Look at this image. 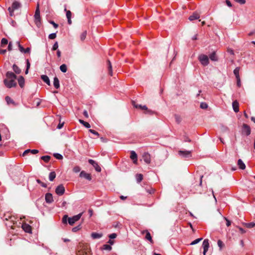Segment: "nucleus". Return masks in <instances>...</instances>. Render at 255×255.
<instances>
[{
	"mask_svg": "<svg viewBox=\"0 0 255 255\" xmlns=\"http://www.w3.org/2000/svg\"><path fill=\"white\" fill-rule=\"evenodd\" d=\"M5 75L6 78L3 80L4 85L8 88L16 87L17 85L15 81L16 76L10 71L7 72Z\"/></svg>",
	"mask_w": 255,
	"mask_h": 255,
	"instance_id": "1",
	"label": "nucleus"
},
{
	"mask_svg": "<svg viewBox=\"0 0 255 255\" xmlns=\"http://www.w3.org/2000/svg\"><path fill=\"white\" fill-rule=\"evenodd\" d=\"M21 7V4L19 2L17 1H14L11 7H9L8 8V10L9 12V14L11 16L14 15V11L15 10L19 9Z\"/></svg>",
	"mask_w": 255,
	"mask_h": 255,
	"instance_id": "2",
	"label": "nucleus"
},
{
	"mask_svg": "<svg viewBox=\"0 0 255 255\" xmlns=\"http://www.w3.org/2000/svg\"><path fill=\"white\" fill-rule=\"evenodd\" d=\"M34 22L37 27H40L41 25V18L40 16V10L39 8V4L37 3L36 9L34 14Z\"/></svg>",
	"mask_w": 255,
	"mask_h": 255,
	"instance_id": "3",
	"label": "nucleus"
},
{
	"mask_svg": "<svg viewBox=\"0 0 255 255\" xmlns=\"http://www.w3.org/2000/svg\"><path fill=\"white\" fill-rule=\"evenodd\" d=\"M198 59L201 64L203 66H207L209 63L208 57L205 54H201L198 56Z\"/></svg>",
	"mask_w": 255,
	"mask_h": 255,
	"instance_id": "4",
	"label": "nucleus"
},
{
	"mask_svg": "<svg viewBox=\"0 0 255 255\" xmlns=\"http://www.w3.org/2000/svg\"><path fill=\"white\" fill-rule=\"evenodd\" d=\"M82 213H80L68 218V223L70 225H73L76 222L78 221L81 217Z\"/></svg>",
	"mask_w": 255,
	"mask_h": 255,
	"instance_id": "5",
	"label": "nucleus"
},
{
	"mask_svg": "<svg viewBox=\"0 0 255 255\" xmlns=\"http://www.w3.org/2000/svg\"><path fill=\"white\" fill-rule=\"evenodd\" d=\"M56 193L59 195H62L65 192V188L62 184L58 185L55 189Z\"/></svg>",
	"mask_w": 255,
	"mask_h": 255,
	"instance_id": "6",
	"label": "nucleus"
},
{
	"mask_svg": "<svg viewBox=\"0 0 255 255\" xmlns=\"http://www.w3.org/2000/svg\"><path fill=\"white\" fill-rule=\"evenodd\" d=\"M202 247L203 248V255H206V254L209 248V240L208 239L204 240L202 244Z\"/></svg>",
	"mask_w": 255,
	"mask_h": 255,
	"instance_id": "7",
	"label": "nucleus"
},
{
	"mask_svg": "<svg viewBox=\"0 0 255 255\" xmlns=\"http://www.w3.org/2000/svg\"><path fill=\"white\" fill-rule=\"evenodd\" d=\"M178 154L180 156L184 158L190 157L191 156V152L190 151L179 150L178 151Z\"/></svg>",
	"mask_w": 255,
	"mask_h": 255,
	"instance_id": "8",
	"label": "nucleus"
},
{
	"mask_svg": "<svg viewBox=\"0 0 255 255\" xmlns=\"http://www.w3.org/2000/svg\"><path fill=\"white\" fill-rule=\"evenodd\" d=\"M242 132L243 133L246 134V135H249L251 134L250 127L247 124H243Z\"/></svg>",
	"mask_w": 255,
	"mask_h": 255,
	"instance_id": "9",
	"label": "nucleus"
},
{
	"mask_svg": "<svg viewBox=\"0 0 255 255\" xmlns=\"http://www.w3.org/2000/svg\"><path fill=\"white\" fill-rule=\"evenodd\" d=\"M143 161L147 164H149L151 161L150 155L147 152H144L142 156Z\"/></svg>",
	"mask_w": 255,
	"mask_h": 255,
	"instance_id": "10",
	"label": "nucleus"
},
{
	"mask_svg": "<svg viewBox=\"0 0 255 255\" xmlns=\"http://www.w3.org/2000/svg\"><path fill=\"white\" fill-rule=\"evenodd\" d=\"M89 162L91 165L93 166V167L95 168V170L98 172H100L101 171V168L100 167V166L98 165V163H97L96 161H95L93 159H89Z\"/></svg>",
	"mask_w": 255,
	"mask_h": 255,
	"instance_id": "11",
	"label": "nucleus"
},
{
	"mask_svg": "<svg viewBox=\"0 0 255 255\" xmlns=\"http://www.w3.org/2000/svg\"><path fill=\"white\" fill-rule=\"evenodd\" d=\"M64 11H66V17L68 19V24H71V23H72V20H71L72 13L70 10H67L66 5H65Z\"/></svg>",
	"mask_w": 255,
	"mask_h": 255,
	"instance_id": "12",
	"label": "nucleus"
},
{
	"mask_svg": "<svg viewBox=\"0 0 255 255\" xmlns=\"http://www.w3.org/2000/svg\"><path fill=\"white\" fill-rule=\"evenodd\" d=\"M141 233L142 234H145V239L149 241L150 243H151V244L153 243V240L152 239L150 233L148 231L144 230V231H142L141 232Z\"/></svg>",
	"mask_w": 255,
	"mask_h": 255,
	"instance_id": "13",
	"label": "nucleus"
},
{
	"mask_svg": "<svg viewBox=\"0 0 255 255\" xmlns=\"http://www.w3.org/2000/svg\"><path fill=\"white\" fill-rule=\"evenodd\" d=\"M130 157L132 160H133V162L134 164H137V156L135 151H131Z\"/></svg>",
	"mask_w": 255,
	"mask_h": 255,
	"instance_id": "14",
	"label": "nucleus"
},
{
	"mask_svg": "<svg viewBox=\"0 0 255 255\" xmlns=\"http://www.w3.org/2000/svg\"><path fill=\"white\" fill-rule=\"evenodd\" d=\"M45 198V201L47 203H51L53 201V196L51 193H46Z\"/></svg>",
	"mask_w": 255,
	"mask_h": 255,
	"instance_id": "15",
	"label": "nucleus"
},
{
	"mask_svg": "<svg viewBox=\"0 0 255 255\" xmlns=\"http://www.w3.org/2000/svg\"><path fill=\"white\" fill-rule=\"evenodd\" d=\"M22 228L23 230L26 233H31V226L26 223L23 224L22 225Z\"/></svg>",
	"mask_w": 255,
	"mask_h": 255,
	"instance_id": "16",
	"label": "nucleus"
},
{
	"mask_svg": "<svg viewBox=\"0 0 255 255\" xmlns=\"http://www.w3.org/2000/svg\"><path fill=\"white\" fill-rule=\"evenodd\" d=\"M38 152H39L38 150L37 149H28L25 150L23 152L22 155L25 156L29 153H31L32 154H35L38 153Z\"/></svg>",
	"mask_w": 255,
	"mask_h": 255,
	"instance_id": "17",
	"label": "nucleus"
},
{
	"mask_svg": "<svg viewBox=\"0 0 255 255\" xmlns=\"http://www.w3.org/2000/svg\"><path fill=\"white\" fill-rule=\"evenodd\" d=\"M200 17V14L197 12H195L193 13L192 15H190L189 17V20L190 21H192L195 19H198Z\"/></svg>",
	"mask_w": 255,
	"mask_h": 255,
	"instance_id": "18",
	"label": "nucleus"
},
{
	"mask_svg": "<svg viewBox=\"0 0 255 255\" xmlns=\"http://www.w3.org/2000/svg\"><path fill=\"white\" fill-rule=\"evenodd\" d=\"M233 110L235 113H238L239 111V104L237 101H235L232 103Z\"/></svg>",
	"mask_w": 255,
	"mask_h": 255,
	"instance_id": "19",
	"label": "nucleus"
},
{
	"mask_svg": "<svg viewBox=\"0 0 255 255\" xmlns=\"http://www.w3.org/2000/svg\"><path fill=\"white\" fill-rule=\"evenodd\" d=\"M80 176L81 177H84L89 180H90L91 179V177L90 174L86 173L84 171H82L80 172Z\"/></svg>",
	"mask_w": 255,
	"mask_h": 255,
	"instance_id": "20",
	"label": "nucleus"
},
{
	"mask_svg": "<svg viewBox=\"0 0 255 255\" xmlns=\"http://www.w3.org/2000/svg\"><path fill=\"white\" fill-rule=\"evenodd\" d=\"M209 58L211 60L213 61H217L218 60V57L216 55V52L215 51L209 55Z\"/></svg>",
	"mask_w": 255,
	"mask_h": 255,
	"instance_id": "21",
	"label": "nucleus"
},
{
	"mask_svg": "<svg viewBox=\"0 0 255 255\" xmlns=\"http://www.w3.org/2000/svg\"><path fill=\"white\" fill-rule=\"evenodd\" d=\"M132 105L135 108H140L141 110H147V108L146 106H141L140 105L136 104L135 102H132Z\"/></svg>",
	"mask_w": 255,
	"mask_h": 255,
	"instance_id": "22",
	"label": "nucleus"
},
{
	"mask_svg": "<svg viewBox=\"0 0 255 255\" xmlns=\"http://www.w3.org/2000/svg\"><path fill=\"white\" fill-rule=\"evenodd\" d=\"M18 82L19 86L21 88H23L24 86V78L22 76H20L18 79Z\"/></svg>",
	"mask_w": 255,
	"mask_h": 255,
	"instance_id": "23",
	"label": "nucleus"
},
{
	"mask_svg": "<svg viewBox=\"0 0 255 255\" xmlns=\"http://www.w3.org/2000/svg\"><path fill=\"white\" fill-rule=\"evenodd\" d=\"M53 85L54 87L56 89H58L60 87L59 81L58 80V78L56 77H55L54 78Z\"/></svg>",
	"mask_w": 255,
	"mask_h": 255,
	"instance_id": "24",
	"label": "nucleus"
},
{
	"mask_svg": "<svg viewBox=\"0 0 255 255\" xmlns=\"http://www.w3.org/2000/svg\"><path fill=\"white\" fill-rule=\"evenodd\" d=\"M41 79L48 85H50V82L48 77L46 75H43L41 76Z\"/></svg>",
	"mask_w": 255,
	"mask_h": 255,
	"instance_id": "25",
	"label": "nucleus"
},
{
	"mask_svg": "<svg viewBox=\"0 0 255 255\" xmlns=\"http://www.w3.org/2000/svg\"><path fill=\"white\" fill-rule=\"evenodd\" d=\"M238 165L239 168L241 169H245L246 168V165L243 161L241 159H239L238 161Z\"/></svg>",
	"mask_w": 255,
	"mask_h": 255,
	"instance_id": "26",
	"label": "nucleus"
},
{
	"mask_svg": "<svg viewBox=\"0 0 255 255\" xmlns=\"http://www.w3.org/2000/svg\"><path fill=\"white\" fill-rule=\"evenodd\" d=\"M102 235L101 234H99L97 233H92L91 234V237L93 239H97L101 238Z\"/></svg>",
	"mask_w": 255,
	"mask_h": 255,
	"instance_id": "27",
	"label": "nucleus"
},
{
	"mask_svg": "<svg viewBox=\"0 0 255 255\" xmlns=\"http://www.w3.org/2000/svg\"><path fill=\"white\" fill-rule=\"evenodd\" d=\"M12 69L16 74H18L21 72L20 69L15 64L13 65Z\"/></svg>",
	"mask_w": 255,
	"mask_h": 255,
	"instance_id": "28",
	"label": "nucleus"
},
{
	"mask_svg": "<svg viewBox=\"0 0 255 255\" xmlns=\"http://www.w3.org/2000/svg\"><path fill=\"white\" fill-rule=\"evenodd\" d=\"M239 71H240V68L237 67L234 70V73L236 76V78L237 80H239L240 76H239Z\"/></svg>",
	"mask_w": 255,
	"mask_h": 255,
	"instance_id": "29",
	"label": "nucleus"
},
{
	"mask_svg": "<svg viewBox=\"0 0 255 255\" xmlns=\"http://www.w3.org/2000/svg\"><path fill=\"white\" fill-rule=\"evenodd\" d=\"M5 101L8 105H9L10 104L15 105L14 102L9 97L6 96L5 97Z\"/></svg>",
	"mask_w": 255,
	"mask_h": 255,
	"instance_id": "30",
	"label": "nucleus"
},
{
	"mask_svg": "<svg viewBox=\"0 0 255 255\" xmlns=\"http://www.w3.org/2000/svg\"><path fill=\"white\" fill-rule=\"evenodd\" d=\"M79 122L87 128H89L91 127L90 125L88 123L82 120H79Z\"/></svg>",
	"mask_w": 255,
	"mask_h": 255,
	"instance_id": "31",
	"label": "nucleus"
},
{
	"mask_svg": "<svg viewBox=\"0 0 255 255\" xmlns=\"http://www.w3.org/2000/svg\"><path fill=\"white\" fill-rule=\"evenodd\" d=\"M56 177V173L55 172H51L49 175V179L50 181H52Z\"/></svg>",
	"mask_w": 255,
	"mask_h": 255,
	"instance_id": "32",
	"label": "nucleus"
},
{
	"mask_svg": "<svg viewBox=\"0 0 255 255\" xmlns=\"http://www.w3.org/2000/svg\"><path fill=\"white\" fill-rule=\"evenodd\" d=\"M136 181L138 183L140 182L143 179V175L141 174H137L136 175Z\"/></svg>",
	"mask_w": 255,
	"mask_h": 255,
	"instance_id": "33",
	"label": "nucleus"
},
{
	"mask_svg": "<svg viewBox=\"0 0 255 255\" xmlns=\"http://www.w3.org/2000/svg\"><path fill=\"white\" fill-rule=\"evenodd\" d=\"M108 68L109 70V74L112 76V64L109 60L108 61Z\"/></svg>",
	"mask_w": 255,
	"mask_h": 255,
	"instance_id": "34",
	"label": "nucleus"
},
{
	"mask_svg": "<svg viewBox=\"0 0 255 255\" xmlns=\"http://www.w3.org/2000/svg\"><path fill=\"white\" fill-rule=\"evenodd\" d=\"M60 69L62 72L65 73L67 70V66L63 64L60 66Z\"/></svg>",
	"mask_w": 255,
	"mask_h": 255,
	"instance_id": "35",
	"label": "nucleus"
},
{
	"mask_svg": "<svg viewBox=\"0 0 255 255\" xmlns=\"http://www.w3.org/2000/svg\"><path fill=\"white\" fill-rule=\"evenodd\" d=\"M86 35H87V31H84L80 35V39L82 40V41H83L85 40V39L86 38Z\"/></svg>",
	"mask_w": 255,
	"mask_h": 255,
	"instance_id": "36",
	"label": "nucleus"
},
{
	"mask_svg": "<svg viewBox=\"0 0 255 255\" xmlns=\"http://www.w3.org/2000/svg\"><path fill=\"white\" fill-rule=\"evenodd\" d=\"M41 158L45 162H48L50 159V156L48 155L43 156L41 157Z\"/></svg>",
	"mask_w": 255,
	"mask_h": 255,
	"instance_id": "37",
	"label": "nucleus"
},
{
	"mask_svg": "<svg viewBox=\"0 0 255 255\" xmlns=\"http://www.w3.org/2000/svg\"><path fill=\"white\" fill-rule=\"evenodd\" d=\"M30 62L29 61V60L28 59H27L26 60V69L25 70V73L26 74H27L28 73V70L30 68Z\"/></svg>",
	"mask_w": 255,
	"mask_h": 255,
	"instance_id": "38",
	"label": "nucleus"
},
{
	"mask_svg": "<svg viewBox=\"0 0 255 255\" xmlns=\"http://www.w3.org/2000/svg\"><path fill=\"white\" fill-rule=\"evenodd\" d=\"M246 226L249 228H252L255 226V223L254 222H251L246 224Z\"/></svg>",
	"mask_w": 255,
	"mask_h": 255,
	"instance_id": "39",
	"label": "nucleus"
},
{
	"mask_svg": "<svg viewBox=\"0 0 255 255\" xmlns=\"http://www.w3.org/2000/svg\"><path fill=\"white\" fill-rule=\"evenodd\" d=\"M103 249L107 251H111L112 250V247L109 245H104L103 247Z\"/></svg>",
	"mask_w": 255,
	"mask_h": 255,
	"instance_id": "40",
	"label": "nucleus"
},
{
	"mask_svg": "<svg viewBox=\"0 0 255 255\" xmlns=\"http://www.w3.org/2000/svg\"><path fill=\"white\" fill-rule=\"evenodd\" d=\"M217 244H218V247L220 248V250H221L224 246V243H223V242L221 240H219L218 241Z\"/></svg>",
	"mask_w": 255,
	"mask_h": 255,
	"instance_id": "41",
	"label": "nucleus"
},
{
	"mask_svg": "<svg viewBox=\"0 0 255 255\" xmlns=\"http://www.w3.org/2000/svg\"><path fill=\"white\" fill-rule=\"evenodd\" d=\"M16 44H17V45L18 46L19 51L23 53L24 48L20 44V42L19 41H17Z\"/></svg>",
	"mask_w": 255,
	"mask_h": 255,
	"instance_id": "42",
	"label": "nucleus"
},
{
	"mask_svg": "<svg viewBox=\"0 0 255 255\" xmlns=\"http://www.w3.org/2000/svg\"><path fill=\"white\" fill-rule=\"evenodd\" d=\"M200 107L202 109H206L208 108V105L206 103L202 102L200 104Z\"/></svg>",
	"mask_w": 255,
	"mask_h": 255,
	"instance_id": "43",
	"label": "nucleus"
},
{
	"mask_svg": "<svg viewBox=\"0 0 255 255\" xmlns=\"http://www.w3.org/2000/svg\"><path fill=\"white\" fill-rule=\"evenodd\" d=\"M54 156L57 159H62L63 158V156L59 153H54Z\"/></svg>",
	"mask_w": 255,
	"mask_h": 255,
	"instance_id": "44",
	"label": "nucleus"
},
{
	"mask_svg": "<svg viewBox=\"0 0 255 255\" xmlns=\"http://www.w3.org/2000/svg\"><path fill=\"white\" fill-rule=\"evenodd\" d=\"M202 240V238L197 239L195 240H194V241H193L192 242H191L190 245H194L197 244L198 243H199Z\"/></svg>",
	"mask_w": 255,
	"mask_h": 255,
	"instance_id": "45",
	"label": "nucleus"
},
{
	"mask_svg": "<svg viewBox=\"0 0 255 255\" xmlns=\"http://www.w3.org/2000/svg\"><path fill=\"white\" fill-rule=\"evenodd\" d=\"M7 43H8V40L6 38H2V39L1 40V46H2L3 45H6Z\"/></svg>",
	"mask_w": 255,
	"mask_h": 255,
	"instance_id": "46",
	"label": "nucleus"
},
{
	"mask_svg": "<svg viewBox=\"0 0 255 255\" xmlns=\"http://www.w3.org/2000/svg\"><path fill=\"white\" fill-rule=\"evenodd\" d=\"M80 170H81V168L78 166H75L73 169V171L75 173H78V172H80Z\"/></svg>",
	"mask_w": 255,
	"mask_h": 255,
	"instance_id": "47",
	"label": "nucleus"
},
{
	"mask_svg": "<svg viewBox=\"0 0 255 255\" xmlns=\"http://www.w3.org/2000/svg\"><path fill=\"white\" fill-rule=\"evenodd\" d=\"M56 34L55 33H51L49 35L48 38L50 39H54L56 38Z\"/></svg>",
	"mask_w": 255,
	"mask_h": 255,
	"instance_id": "48",
	"label": "nucleus"
},
{
	"mask_svg": "<svg viewBox=\"0 0 255 255\" xmlns=\"http://www.w3.org/2000/svg\"><path fill=\"white\" fill-rule=\"evenodd\" d=\"M36 181L37 183L40 184L42 187L46 188L47 187V185L46 183L42 182L39 179H37Z\"/></svg>",
	"mask_w": 255,
	"mask_h": 255,
	"instance_id": "49",
	"label": "nucleus"
},
{
	"mask_svg": "<svg viewBox=\"0 0 255 255\" xmlns=\"http://www.w3.org/2000/svg\"><path fill=\"white\" fill-rule=\"evenodd\" d=\"M58 44L57 42H56L54 44V45H53L52 50H57L58 49Z\"/></svg>",
	"mask_w": 255,
	"mask_h": 255,
	"instance_id": "50",
	"label": "nucleus"
},
{
	"mask_svg": "<svg viewBox=\"0 0 255 255\" xmlns=\"http://www.w3.org/2000/svg\"><path fill=\"white\" fill-rule=\"evenodd\" d=\"M89 131L91 133H92L94 134V135H97V136H99V133H98V132H97L96 131H95V130H94V129H90L89 130Z\"/></svg>",
	"mask_w": 255,
	"mask_h": 255,
	"instance_id": "51",
	"label": "nucleus"
},
{
	"mask_svg": "<svg viewBox=\"0 0 255 255\" xmlns=\"http://www.w3.org/2000/svg\"><path fill=\"white\" fill-rule=\"evenodd\" d=\"M80 229H81V226L79 225V226H78L77 227H75L73 228L72 229V231L73 232H76L78 231V230H79Z\"/></svg>",
	"mask_w": 255,
	"mask_h": 255,
	"instance_id": "52",
	"label": "nucleus"
},
{
	"mask_svg": "<svg viewBox=\"0 0 255 255\" xmlns=\"http://www.w3.org/2000/svg\"><path fill=\"white\" fill-rule=\"evenodd\" d=\"M68 218V216L67 215H65L63 216V218H62V222L64 224H66L67 223V219Z\"/></svg>",
	"mask_w": 255,
	"mask_h": 255,
	"instance_id": "53",
	"label": "nucleus"
},
{
	"mask_svg": "<svg viewBox=\"0 0 255 255\" xmlns=\"http://www.w3.org/2000/svg\"><path fill=\"white\" fill-rule=\"evenodd\" d=\"M236 2L241 4H243L246 3V0H235Z\"/></svg>",
	"mask_w": 255,
	"mask_h": 255,
	"instance_id": "54",
	"label": "nucleus"
},
{
	"mask_svg": "<svg viewBox=\"0 0 255 255\" xmlns=\"http://www.w3.org/2000/svg\"><path fill=\"white\" fill-rule=\"evenodd\" d=\"M116 237H117V234L115 233L112 234L110 235V236H109V238L110 239H112L116 238Z\"/></svg>",
	"mask_w": 255,
	"mask_h": 255,
	"instance_id": "55",
	"label": "nucleus"
},
{
	"mask_svg": "<svg viewBox=\"0 0 255 255\" xmlns=\"http://www.w3.org/2000/svg\"><path fill=\"white\" fill-rule=\"evenodd\" d=\"M50 23L53 25L54 28H57L58 26V25L55 23L53 21H50Z\"/></svg>",
	"mask_w": 255,
	"mask_h": 255,
	"instance_id": "56",
	"label": "nucleus"
},
{
	"mask_svg": "<svg viewBox=\"0 0 255 255\" xmlns=\"http://www.w3.org/2000/svg\"><path fill=\"white\" fill-rule=\"evenodd\" d=\"M224 219L226 220V225L229 227L231 225V222L227 219L226 218V217H224Z\"/></svg>",
	"mask_w": 255,
	"mask_h": 255,
	"instance_id": "57",
	"label": "nucleus"
},
{
	"mask_svg": "<svg viewBox=\"0 0 255 255\" xmlns=\"http://www.w3.org/2000/svg\"><path fill=\"white\" fill-rule=\"evenodd\" d=\"M8 51H11L12 50V43L11 42H9V44H8Z\"/></svg>",
	"mask_w": 255,
	"mask_h": 255,
	"instance_id": "58",
	"label": "nucleus"
},
{
	"mask_svg": "<svg viewBox=\"0 0 255 255\" xmlns=\"http://www.w3.org/2000/svg\"><path fill=\"white\" fill-rule=\"evenodd\" d=\"M227 52L228 53H229L231 55H234V51L233 49H230V48H228L227 49Z\"/></svg>",
	"mask_w": 255,
	"mask_h": 255,
	"instance_id": "59",
	"label": "nucleus"
},
{
	"mask_svg": "<svg viewBox=\"0 0 255 255\" xmlns=\"http://www.w3.org/2000/svg\"><path fill=\"white\" fill-rule=\"evenodd\" d=\"M30 48L29 47H27L26 49H24L23 53H29L30 52Z\"/></svg>",
	"mask_w": 255,
	"mask_h": 255,
	"instance_id": "60",
	"label": "nucleus"
},
{
	"mask_svg": "<svg viewBox=\"0 0 255 255\" xmlns=\"http://www.w3.org/2000/svg\"><path fill=\"white\" fill-rule=\"evenodd\" d=\"M83 115H84V116L88 118L89 117V116H88V112L87 111L85 110L84 112H83Z\"/></svg>",
	"mask_w": 255,
	"mask_h": 255,
	"instance_id": "61",
	"label": "nucleus"
},
{
	"mask_svg": "<svg viewBox=\"0 0 255 255\" xmlns=\"http://www.w3.org/2000/svg\"><path fill=\"white\" fill-rule=\"evenodd\" d=\"M63 125H64V123H62V124H60H60H59V125H58V126H57V128H58V129H61V128L63 127Z\"/></svg>",
	"mask_w": 255,
	"mask_h": 255,
	"instance_id": "62",
	"label": "nucleus"
},
{
	"mask_svg": "<svg viewBox=\"0 0 255 255\" xmlns=\"http://www.w3.org/2000/svg\"><path fill=\"white\" fill-rule=\"evenodd\" d=\"M226 3L228 6H229V7L232 6L231 2L229 0H226Z\"/></svg>",
	"mask_w": 255,
	"mask_h": 255,
	"instance_id": "63",
	"label": "nucleus"
},
{
	"mask_svg": "<svg viewBox=\"0 0 255 255\" xmlns=\"http://www.w3.org/2000/svg\"><path fill=\"white\" fill-rule=\"evenodd\" d=\"M6 51V50L5 49H0V54H4Z\"/></svg>",
	"mask_w": 255,
	"mask_h": 255,
	"instance_id": "64",
	"label": "nucleus"
}]
</instances>
